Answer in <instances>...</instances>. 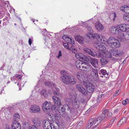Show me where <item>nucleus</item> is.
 Masks as SVG:
<instances>
[{"mask_svg": "<svg viewBox=\"0 0 129 129\" xmlns=\"http://www.w3.org/2000/svg\"><path fill=\"white\" fill-rule=\"evenodd\" d=\"M75 57L79 59H81L84 61H87L88 59L89 60V62L92 66L95 68L98 67V62L96 59L94 58L90 57V59L88 58L83 54L77 53L75 54Z\"/></svg>", "mask_w": 129, "mask_h": 129, "instance_id": "obj_1", "label": "nucleus"}, {"mask_svg": "<svg viewBox=\"0 0 129 129\" xmlns=\"http://www.w3.org/2000/svg\"><path fill=\"white\" fill-rule=\"evenodd\" d=\"M107 42L112 48H118L120 46V43L119 41L113 37H110L107 40Z\"/></svg>", "mask_w": 129, "mask_h": 129, "instance_id": "obj_2", "label": "nucleus"}, {"mask_svg": "<svg viewBox=\"0 0 129 129\" xmlns=\"http://www.w3.org/2000/svg\"><path fill=\"white\" fill-rule=\"evenodd\" d=\"M61 74L60 77L61 80L64 83L66 84H67V83L69 81L70 76L68 73L64 70L61 72Z\"/></svg>", "mask_w": 129, "mask_h": 129, "instance_id": "obj_3", "label": "nucleus"}, {"mask_svg": "<svg viewBox=\"0 0 129 129\" xmlns=\"http://www.w3.org/2000/svg\"><path fill=\"white\" fill-rule=\"evenodd\" d=\"M101 121L102 119L100 117H95L91 119L90 120L88 126L90 127L93 125H97L99 124Z\"/></svg>", "mask_w": 129, "mask_h": 129, "instance_id": "obj_4", "label": "nucleus"}, {"mask_svg": "<svg viewBox=\"0 0 129 129\" xmlns=\"http://www.w3.org/2000/svg\"><path fill=\"white\" fill-rule=\"evenodd\" d=\"M96 56L98 58H100L102 56L107 58H111V55L110 52L107 51H103L102 50H100L99 53L96 55Z\"/></svg>", "mask_w": 129, "mask_h": 129, "instance_id": "obj_5", "label": "nucleus"}, {"mask_svg": "<svg viewBox=\"0 0 129 129\" xmlns=\"http://www.w3.org/2000/svg\"><path fill=\"white\" fill-rule=\"evenodd\" d=\"M83 84L86 87L87 91L89 93H92L94 90L95 86L94 85L91 83L84 82Z\"/></svg>", "mask_w": 129, "mask_h": 129, "instance_id": "obj_6", "label": "nucleus"}, {"mask_svg": "<svg viewBox=\"0 0 129 129\" xmlns=\"http://www.w3.org/2000/svg\"><path fill=\"white\" fill-rule=\"evenodd\" d=\"M117 27L118 29L121 32H129V25L128 24H122L118 25Z\"/></svg>", "mask_w": 129, "mask_h": 129, "instance_id": "obj_7", "label": "nucleus"}, {"mask_svg": "<svg viewBox=\"0 0 129 129\" xmlns=\"http://www.w3.org/2000/svg\"><path fill=\"white\" fill-rule=\"evenodd\" d=\"M110 52L111 53V57L112 56L117 57L118 56H120L123 53V52L120 50L112 49L110 50Z\"/></svg>", "mask_w": 129, "mask_h": 129, "instance_id": "obj_8", "label": "nucleus"}, {"mask_svg": "<svg viewBox=\"0 0 129 129\" xmlns=\"http://www.w3.org/2000/svg\"><path fill=\"white\" fill-rule=\"evenodd\" d=\"M98 71L96 69H92L90 75L91 78L95 81H98L99 79L98 75Z\"/></svg>", "mask_w": 129, "mask_h": 129, "instance_id": "obj_9", "label": "nucleus"}, {"mask_svg": "<svg viewBox=\"0 0 129 129\" xmlns=\"http://www.w3.org/2000/svg\"><path fill=\"white\" fill-rule=\"evenodd\" d=\"M51 103L47 101H46L43 103L42 105V109L45 112H47L50 110L51 106Z\"/></svg>", "mask_w": 129, "mask_h": 129, "instance_id": "obj_10", "label": "nucleus"}, {"mask_svg": "<svg viewBox=\"0 0 129 129\" xmlns=\"http://www.w3.org/2000/svg\"><path fill=\"white\" fill-rule=\"evenodd\" d=\"M45 84L47 86L54 87L53 89L54 92L53 93L54 95H57L58 94V92L59 91V89L58 88L55 87V84L54 83L49 82H47L45 83Z\"/></svg>", "mask_w": 129, "mask_h": 129, "instance_id": "obj_11", "label": "nucleus"}, {"mask_svg": "<svg viewBox=\"0 0 129 129\" xmlns=\"http://www.w3.org/2000/svg\"><path fill=\"white\" fill-rule=\"evenodd\" d=\"M29 111L31 113H38L40 112V108L39 106L36 105H33L31 106Z\"/></svg>", "mask_w": 129, "mask_h": 129, "instance_id": "obj_12", "label": "nucleus"}, {"mask_svg": "<svg viewBox=\"0 0 129 129\" xmlns=\"http://www.w3.org/2000/svg\"><path fill=\"white\" fill-rule=\"evenodd\" d=\"M43 126L44 129H52L51 124L48 120H44L43 122Z\"/></svg>", "mask_w": 129, "mask_h": 129, "instance_id": "obj_13", "label": "nucleus"}, {"mask_svg": "<svg viewBox=\"0 0 129 129\" xmlns=\"http://www.w3.org/2000/svg\"><path fill=\"white\" fill-rule=\"evenodd\" d=\"M78 90L84 95H86L88 94L86 89L80 85H77L76 86Z\"/></svg>", "mask_w": 129, "mask_h": 129, "instance_id": "obj_14", "label": "nucleus"}, {"mask_svg": "<svg viewBox=\"0 0 129 129\" xmlns=\"http://www.w3.org/2000/svg\"><path fill=\"white\" fill-rule=\"evenodd\" d=\"M62 38L70 44H74L75 42L73 39L72 38H70L67 37L66 35H63L62 37Z\"/></svg>", "mask_w": 129, "mask_h": 129, "instance_id": "obj_15", "label": "nucleus"}, {"mask_svg": "<svg viewBox=\"0 0 129 129\" xmlns=\"http://www.w3.org/2000/svg\"><path fill=\"white\" fill-rule=\"evenodd\" d=\"M83 68L81 70L88 72L91 70V67L90 66L88 65L86 63L83 62Z\"/></svg>", "mask_w": 129, "mask_h": 129, "instance_id": "obj_16", "label": "nucleus"}, {"mask_svg": "<svg viewBox=\"0 0 129 129\" xmlns=\"http://www.w3.org/2000/svg\"><path fill=\"white\" fill-rule=\"evenodd\" d=\"M110 30L111 32L113 34H118L120 33V31L118 29V27L112 26L111 27Z\"/></svg>", "mask_w": 129, "mask_h": 129, "instance_id": "obj_17", "label": "nucleus"}, {"mask_svg": "<svg viewBox=\"0 0 129 129\" xmlns=\"http://www.w3.org/2000/svg\"><path fill=\"white\" fill-rule=\"evenodd\" d=\"M52 98L55 104H57L58 106H60L61 105L60 100L58 97L54 96H53Z\"/></svg>", "mask_w": 129, "mask_h": 129, "instance_id": "obj_18", "label": "nucleus"}, {"mask_svg": "<svg viewBox=\"0 0 129 129\" xmlns=\"http://www.w3.org/2000/svg\"><path fill=\"white\" fill-rule=\"evenodd\" d=\"M69 80L67 84H74L76 82V79H75L74 77L72 76H70Z\"/></svg>", "mask_w": 129, "mask_h": 129, "instance_id": "obj_19", "label": "nucleus"}, {"mask_svg": "<svg viewBox=\"0 0 129 129\" xmlns=\"http://www.w3.org/2000/svg\"><path fill=\"white\" fill-rule=\"evenodd\" d=\"M75 38L76 40L79 43L81 44H83L84 42L83 38L81 36L78 35L75 36Z\"/></svg>", "mask_w": 129, "mask_h": 129, "instance_id": "obj_20", "label": "nucleus"}, {"mask_svg": "<svg viewBox=\"0 0 129 129\" xmlns=\"http://www.w3.org/2000/svg\"><path fill=\"white\" fill-rule=\"evenodd\" d=\"M108 112V110L107 109H105L103 112L100 116L98 117H100L101 118L102 121L107 117V114Z\"/></svg>", "mask_w": 129, "mask_h": 129, "instance_id": "obj_21", "label": "nucleus"}, {"mask_svg": "<svg viewBox=\"0 0 129 129\" xmlns=\"http://www.w3.org/2000/svg\"><path fill=\"white\" fill-rule=\"evenodd\" d=\"M12 125V129H21V125L20 123L18 122H13V124Z\"/></svg>", "mask_w": 129, "mask_h": 129, "instance_id": "obj_22", "label": "nucleus"}, {"mask_svg": "<svg viewBox=\"0 0 129 129\" xmlns=\"http://www.w3.org/2000/svg\"><path fill=\"white\" fill-rule=\"evenodd\" d=\"M96 28L98 31H100L103 30L104 28V27L103 25L99 22H97L96 23L95 26Z\"/></svg>", "mask_w": 129, "mask_h": 129, "instance_id": "obj_23", "label": "nucleus"}, {"mask_svg": "<svg viewBox=\"0 0 129 129\" xmlns=\"http://www.w3.org/2000/svg\"><path fill=\"white\" fill-rule=\"evenodd\" d=\"M83 51L87 53L93 57L95 56V54L94 52L90 49L87 48H84Z\"/></svg>", "mask_w": 129, "mask_h": 129, "instance_id": "obj_24", "label": "nucleus"}, {"mask_svg": "<svg viewBox=\"0 0 129 129\" xmlns=\"http://www.w3.org/2000/svg\"><path fill=\"white\" fill-rule=\"evenodd\" d=\"M76 76L77 78L80 80L83 79V78L84 77V73L83 72L77 73L76 74Z\"/></svg>", "mask_w": 129, "mask_h": 129, "instance_id": "obj_25", "label": "nucleus"}, {"mask_svg": "<svg viewBox=\"0 0 129 129\" xmlns=\"http://www.w3.org/2000/svg\"><path fill=\"white\" fill-rule=\"evenodd\" d=\"M20 116L19 114L17 113H16L14 115L13 121L14 122H18L20 120Z\"/></svg>", "mask_w": 129, "mask_h": 129, "instance_id": "obj_26", "label": "nucleus"}, {"mask_svg": "<svg viewBox=\"0 0 129 129\" xmlns=\"http://www.w3.org/2000/svg\"><path fill=\"white\" fill-rule=\"evenodd\" d=\"M127 120V118L125 117H123L120 121L118 123V125L119 126L124 124L126 123V122Z\"/></svg>", "mask_w": 129, "mask_h": 129, "instance_id": "obj_27", "label": "nucleus"}, {"mask_svg": "<svg viewBox=\"0 0 129 129\" xmlns=\"http://www.w3.org/2000/svg\"><path fill=\"white\" fill-rule=\"evenodd\" d=\"M33 122L35 125L38 126H40L41 124V122L39 119L37 117L33 118L32 119Z\"/></svg>", "mask_w": 129, "mask_h": 129, "instance_id": "obj_28", "label": "nucleus"}, {"mask_svg": "<svg viewBox=\"0 0 129 129\" xmlns=\"http://www.w3.org/2000/svg\"><path fill=\"white\" fill-rule=\"evenodd\" d=\"M101 64L102 65H105L107 64L109 62V60L107 58H102L100 60Z\"/></svg>", "mask_w": 129, "mask_h": 129, "instance_id": "obj_29", "label": "nucleus"}, {"mask_svg": "<svg viewBox=\"0 0 129 129\" xmlns=\"http://www.w3.org/2000/svg\"><path fill=\"white\" fill-rule=\"evenodd\" d=\"M98 41L100 43L104 44L106 41V38L103 35H100V37L99 39H98Z\"/></svg>", "mask_w": 129, "mask_h": 129, "instance_id": "obj_30", "label": "nucleus"}, {"mask_svg": "<svg viewBox=\"0 0 129 129\" xmlns=\"http://www.w3.org/2000/svg\"><path fill=\"white\" fill-rule=\"evenodd\" d=\"M69 46L68 49L71 51H72L73 52L75 53L76 50L74 46L71 44H69Z\"/></svg>", "mask_w": 129, "mask_h": 129, "instance_id": "obj_31", "label": "nucleus"}, {"mask_svg": "<svg viewBox=\"0 0 129 129\" xmlns=\"http://www.w3.org/2000/svg\"><path fill=\"white\" fill-rule=\"evenodd\" d=\"M118 34V37L120 40H122L125 39V34L123 32L120 31V33Z\"/></svg>", "mask_w": 129, "mask_h": 129, "instance_id": "obj_32", "label": "nucleus"}, {"mask_svg": "<svg viewBox=\"0 0 129 129\" xmlns=\"http://www.w3.org/2000/svg\"><path fill=\"white\" fill-rule=\"evenodd\" d=\"M73 106L75 108H78L79 106L80 103L79 102L76 100H75L73 102Z\"/></svg>", "mask_w": 129, "mask_h": 129, "instance_id": "obj_33", "label": "nucleus"}, {"mask_svg": "<svg viewBox=\"0 0 129 129\" xmlns=\"http://www.w3.org/2000/svg\"><path fill=\"white\" fill-rule=\"evenodd\" d=\"M99 74L100 75L102 74L103 75H105L106 74L107 75H109L107 73L106 70L104 69L100 70L99 71Z\"/></svg>", "mask_w": 129, "mask_h": 129, "instance_id": "obj_34", "label": "nucleus"}, {"mask_svg": "<svg viewBox=\"0 0 129 129\" xmlns=\"http://www.w3.org/2000/svg\"><path fill=\"white\" fill-rule=\"evenodd\" d=\"M30 126L27 122H25L23 124V129H29Z\"/></svg>", "mask_w": 129, "mask_h": 129, "instance_id": "obj_35", "label": "nucleus"}, {"mask_svg": "<svg viewBox=\"0 0 129 129\" xmlns=\"http://www.w3.org/2000/svg\"><path fill=\"white\" fill-rule=\"evenodd\" d=\"M123 18L125 21H129V14H124L123 16Z\"/></svg>", "mask_w": 129, "mask_h": 129, "instance_id": "obj_36", "label": "nucleus"}, {"mask_svg": "<svg viewBox=\"0 0 129 129\" xmlns=\"http://www.w3.org/2000/svg\"><path fill=\"white\" fill-rule=\"evenodd\" d=\"M83 62L82 61L79 60L75 62V65L79 69L80 66L81 65Z\"/></svg>", "mask_w": 129, "mask_h": 129, "instance_id": "obj_37", "label": "nucleus"}, {"mask_svg": "<svg viewBox=\"0 0 129 129\" xmlns=\"http://www.w3.org/2000/svg\"><path fill=\"white\" fill-rule=\"evenodd\" d=\"M51 126L52 129H58L59 128L58 124L56 122L55 123V125L54 123H52Z\"/></svg>", "mask_w": 129, "mask_h": 129, "instance_id": "obj_38", "label": "nucleus"}, {"mask_svg": "<svg viewBox=\"0 0 129 129\" xmlns=\"http://www.w3.org/2000/svg\"><path fill=\"white\" fill-rule=\"evenodd\" d=\"M65 107H67L68 108L67 110L69 111L70 113H73L75 111V109L74 108H71L69 106L67 105H66V106H65Z\"/></svg>", "mask_w": 129, "mask_h": 129, "instance_id": "obj_39", "label": "nucleus"}, {"mask_svg": "<svg viewBox=\"0 0 129 129\" xmlns=\"http://www.w3.org/2000/svg\"><path fill=\"white\" fill-rule=\"evenodd\" d=\"M22 76L19 74H16L14 76V80H17L18 79H21L22 78Z\"/></svg>", "mask_w": 129, "mask_h": 129, "instance_id": "obj_40", "label": "nucleus"}, {"mask_svg": "<svg viewBox=\"0 0 129 129\" xmlns=\"http://www.w3.org/2000/svg\"><path fill=\"white\" fill-rule=\"evenodd\" d=\"M42 95H43L44 96H46L47 95V91L45 89H43L40 92Z\"/></svg>", "mask_w": 129, "mask_h": 129, "instance_id": "obj_41", "label": "nucleus"}, {"mask_svg": "<svg viewBox=\"0 0 129 129\" xmlns=\"http://www.w3.org/2000/svg\"><path fill=\"white\" fill-rule=\"evenodd\" d=\"M101 44L100 43H96L94 44V46L97 49L100 50Z\"/></svg>", "mask_w": 129, "mask_h": 129, "instance_id": "obj_42", "label": "nucleus"}, {"mask_svg": "<svg viewBox=\"0 0 129 129\" xmlns=\"http://www.w3.org/2000/svg\"><path fill=\"white\" fill-rule=\"evenodd\" d=\"M57 110L60 113H62V112H64L65 111L64 108L62 107H59Z\"/></svg>", "mask_w": 129, "mask_h": 129, "instance_id": "obj_43", "label": "nucleus"}, {"mask_svg": "<svg viewBox=\"0 0 129 129\" xmlns=\"http://www.w3.org/2000/svg\"><path fill=\"white\" fill-rule=\"evenodd\" d=\"M100 36L98 34L94 33L93 35V37L94 38H96L98 40V39H99L100 37Z\"/></svg>", "mask_w": 129, "mask_h": 129, "instance_id": "obj_44", "label": "nucleus"}, {"mask_svg": "<svg viewBox=\"0 0 129 129\" xmlns=\"http://www.w3.org/2000/svg\"><path fill=\"white\" fill-rule=\"evenodd\" d=\"M129 102V100L128 99H126L123 101L122 102V104L123 105L125 106Z\"/></svg>", "mask_w": 129, "mask_h": 129, "instance_id": "obj_45", "label": "nucleus"}, {"mask_svg": "<svg viewBox=\"0 0 129 129\" xmlns=\"http://www.w3.org/2000/svg\"><path fill=\"white\" fill-rule=\"evenodd\" d=\"M106 49V48L105 45L101 44L100 50H102L103 51H105V50ZM100 50L98 51V52Z\"/></svg>", "mask_w": 129, "mask_h": 129, "instance_id": "obj_46", "label": "nucleus"}, {"mask_svg": "<svg viewBox=\"0 0 129 129\" xmlns=\"http://www.w3.org/2000/svg\"><path fill=\"white\" fill-rule=\"evenodd\" d=\"M104 96L103 94H102L101 95L98 96L97 100V102H99L101 101V100L103 99V96Z\"/></svg>", "mask_w": 129, "mask_h": 129, "instance_id": "obj_47", "label": "nucleus"}, {"mask_svg": "<svg viewBox=\"0 0 129 129\" xmlns=\"http://www.w3.org/2000/svg\"><path fill=\"white\" fill-rule=\"evenodd\" d=\"M125 12L129 14V7L127 6V5L125 7Z\"/></svg>", "mask_w": 129, "mask_h": 129, "instance_id": "obj_48", "label": "nucleus"}, {"mask_svg": "<svg viewBox=\"0 0 129 129\" xmlns=\"http://www.w3.org/2000/svg\"><path fill=\"white\" fill-rule=\"evenodd\" d=\"M63 45L65 48L68 49L69 46L68 43H63Z\"/></svg>", "mask_w": 129, "mask_h": 129, "instance_id": "obj_49", "label": "nucleus"}, {"mask_svg": "<svg viewBox=\"0 0 129 129\" xmlns=\"http://www.w3.org/2000/svg\"><path fill=\"white\" fill-rule=\"evenodd\" d=\"M125 39H129V33H125Z\"/></svg>", "mask_w": 129, "mask_h": 129, "instance_id": "obj_50", "label": "nucleus"}, {"mask_svg": "<svg viewBox=\"0 0 129 129\" xmlns=\"http://www.w3.org/2000/svg\"><path fill=\"white\" fill-rule=\"evenodd\" d=\"M87 36L89 38H91L92 37H93V35L91 33V32L87 34Z\"/></svg>", "mask_w": 129, "mask_h": 129, "instance_id": "obj_51", "label": "nucleus"}, {"mask_svg": "<svg viewBox=\"0 0 129 129\" xmlns=\"http://www.w3.org/2000/svg\"><path fill=\"white\" fill-rule=\"evenodd\" d=\"M126 6V5H124V6L121 7L120 8V10L125 12V7Z\"/></svg>", "mask_w": 129, "mask_h": 129, "instance_id": "obj_52", "label": "nucleus"}, {"mask_svg": "<svg viewBox=\"0 0 129 129\" xmlns=\"http://www.w3.org/2000/svg\"><path fill=\"white\" fill-rule=\"evenodd\" d=\"M112 115V113L111 112H108H108L107 114V116L108 117H111Z\"/></svg>", "mask_w": 129, "mask_h": 129, "instance_id": "obj_53", "label": "nucleus"}, {"mask_svg": "<svg viewBox=\"0 0 129 129\" xmlns=\"http://www.w3.org/2000/svg\"><path fill=\"white\" fill-rule=\"evenodd\" d=\"M29 129H38L35 125H32L29 127Z\"/></svg>", "mask_w": 129, "mask_h": 129, "instance_id": "obj_54", "label": "nucleus"}, {"mask_svg": "<svg viewBox=\"0 0 129 129\" xmlns=\"http://www.w3.org/2000/svg\"><path fill=\"white\" fill-rule=\"evenodd\" d=\"M62 56L61 53V51H59L58 54V56H57V57L59 58V57Z\"/></svg>", "mask_w": 129, "mask_h": 129, "instance_id": "obj_55", "label": "nucleus"}, {"mask_svg": "<svg viewBox=\"0 0 129 129\" xmlns=\"http://www.w3.org/2000/svg\"><path fill=\"white\" fill-rule=\"evenodd\" d=\"M83 122L82 121H80L78 124V126H81L83 125Z\"/></svg>", "mask_w": 129, "mask_h": 129, "instance_id": "obj_56", "label": "nucleus"}, {"mask_svg": "<svg viewBox=\"0 0 129 129\" xmlns=\"http://www.w3.org/2000/svg\"><path fill=\"white\" fill-rule=\"evenodd\" d=\"M112 14L113 15V16L114 17L113 18V20L114 21L115 20V17H116V14L115 13V12H113L112 13Z\"/></svg>", "mask_w": 129, "mask_h": 129, "instance_id": "obj_57", "label": "nucleus"}, {"mask_svg": "<svg viewBox=\"0 0 129 129\" xmlns=\"http://www.w3.org/2000/svg\"><path fill=\"white\" fill-rule=\"evenodd\" d=\"M87 29L90 32H91L92 31V30L91 29V28L90 27V26H87Z\"/></svg>", "mask_w": 129, "mask_h": 129, "instance_id": "obj_58", "label": "nucleus"}, {"mask_svg": "<svg viewBox=\"0 0 129 129\" xmlns=\"http://www.w3.org/2000/svg\"><path fill=\"white\" fill-rule=\"evenodd\" d=\"M56 107L55 105H53L52 106V109L53 110H56Z\"/></svg>", "mask_w": 129, "mask_h": 129, "instance_id": "obj_59", "label": "nucleus"}, {"mask_svg": "<svg viewBox=\"0 0 129 129\" xmlns=\"http://www.w3.org/2000/svg\"><path fill=\"white\" fill-rule=\"evenodd\" d=\"M60 115L64 117L66 116L65 111H64V112H62V113H60Z\"/></svg>", "mask_w": 129, "mask_h": 129, "instance_id": "obj_60", "label": "nucleus"}, {"mask_svg": "<svg viewBox=\"0 0 129 129\" xmlns=\"http://www.w3.org/2000/svg\"><path fill=\"white\" fill-rule=\"evenodd\" d=\"M120 92V90H118L114 94L115 96H116L118 95V94Z\"/></svg>", "mask_w": 129, "mask_h": 129, "instance_id": "obj_61", "label": "nucleus"}, {"mask_svg": "<svg viewBox=\"0 0 129 129\" xmlns=\"http://www.w3.org/2000/svg\"><path fill=\"white\" fill-rule=\"evenodd\" d=\"M10 128L9 125L8 124H6L5 125V129H10Z\"/></svg>", "mask_w": 129, "mask_h": 129, "instance_id": "obj_62", "label": "nucleus"}, {"mask_svg": "<svg viewBox=\"0 0 129 129\" xmlns=\"http://www.w3.org/2000/svg\"><path fill=\"white\" fill-rule=\"evenodd\" d=\"M28 43L29 45H30L32 43V40L31 39L29 38L28 40Z\"/></svg>", "mask_w": 129, "mask_h": 129, "instance_id": "obj_63", "label": "nucleus"}, {"mask_svg": "<svg viewBox=\"0 0 129 129\" xmlns=\"http://www.w3.org/2000/svg\"><path fill=\"white\" fill-rule=\"evenodd\" d=\"M80 101L82 103H84L85 100L83 98H81L80 99Z\"/></svg>", "mask_w": 129, "mask_h": 129, "instance_id": "obj_64", "label": "nucleus"}]
</instances>
